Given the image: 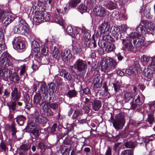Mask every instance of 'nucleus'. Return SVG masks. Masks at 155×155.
I'll return each instance as SVG.
<instances>
[{
  "mask_svg": "<svg viewBox=\"0 0 155 155\" xmlns=\"http://www.w3.org/2000/svg\"><path fill=\"white\" fill-rule=\"evenodd\" d=\"M92 38V39L91 40V41L94 45V48H95L97 47V46L96 41L97 40L98 38L96 37V38H95L94 37V35H93Z\"/></svg>",
  "mask_w": 155,
  "mask_h": 155,
  "instance_id": "nucleus-62",
  "label": "nucleus"
},
{
  "mask_svg": "<svg viewBox=\"0 0 155 155\" xmlns=\"http://www.w3.org/2000/svg\"><path fill=\"white\" fill-rule=\"evenodd\" d=\"M89 106L92 105V108L95 111H98L101 107V102L100 100L94 99L93 102L91 101Z\"/></svg>",
  "mask_w": 155,
  "mask_h": 155,
  "instance_id": "nucleus-10",
  "label": "nucleus"
},
{
  "mask_svg": "<svg viewBox=\"0 0 155 155\" xmlns=\"http://www.w3.org/2000/svg\"><path fill=\"white\" fill-rule=\"evenodd\" d=\"M49 88L50 90H51V91H52L53 92L56 91V86L54 83H50L49 84Z\"/></svg>",
  "mask_w": 155,
  "mask_h": 155,
  "instance_id": "nucleus-58",
  "label": "nucleus"
},
{
  "mask_svg": "<svg viewBox=\"0 0 155 155\" xmlns=\"http://www.w3.org/2000/svg\"><path fill=\"white\" fill-rule=\"evenodd\" d=\"M105 50L106 51L107 53H109L114 51L115 48V47L114 44L113 43H109L108 45H106Z\"/></svg>",
  "mask_w": 155,
  "mask_h": 155,
  "instance_id": "nucleus-30",
  "label": "nucleus"
},
{
  "mask_svg": "<svg viewBox=\"0 0 155 155\" xmlns=\"http://www.w3.org/2000/svg\"><path fill=\"white\" fill-rule=\"evenodd\" d=\"M3 14L5 15L3 17H2L1 21L3 23V25L6 26L14 19V18L13 16L8 13L2 11Z\"/></svg>",
  "mask_w": 155,
  "mask_h": 155,
  "instance_id": "nucleus-8",
  "label": "nucleus"
},
{
  "mask_svg": "<svg viewBox=\"0 0 155 155\" xmlns=\"http://www.w3.org/2000/svg\"><path fill=\"white\" fill-rule=\"evenodd\" d=\"M125 73L127 74L129 76H130L131 74L133 75H136V74H135L133 72V70L132 68L130 67L129 69H127L125 71Z\"/></svg>",
  "mask_w": 155,
  "mask_h": 155,
  "instance_id": "nucleus-59",
  "label": "nucleus"
},
{
  "mask_svg": "<svg viewBox=\"0 0 155 155\" xmlns=\"http://www.w3.org/2000/svg\"><path fill=\"white\" fill-rule=\"evenodd\" d=\"M41 98V97L40 92L36 93L33 97V102L34 104L36 105L39 104Z\"/></svg>",
  "mask_w": 155,
  "mask_h": 155,
  "instance_id": "nucleus-27",
  "label": "nucleus"
},
{
  "mask_svg": "<svg viewBox=\"0 0 155 155\" xmlns=\"http://www.w3.org/2000/svg\"><path fill=\"white\" fill-rule=\"evenodd\" d=\"M147 66H150L153 67H155V57H150L149 64Z\"/></svg>",
  "mask_w": 155,
  "mask_h": 155,
  "instance_id": "nucleus-55",
  "label": "nucleus"
},
{
  "mask_svg": "<svg viewBox=\"0 0 155 155\" xmlns=\"http://www.w3.org/2000/svg\"><path fill=\"white\" fill-rule=\"evenodd\" d=\"M35 127V125L31 121H30L24 130L25 132H29V130L33 129V128Z\"/></svg>",
  "mask_w": 155,
  "mask_h": 155,
  "instance_id": "nucleus-39",
  "label": "nucleus"
},
{
  "mask_svg": "<svg viewBox=\"0 0 155 155\" xmlns=\"http://www.w3.org/2000/svg\"><path fill=\"white\" fill-rule=\"evenodd\" d=\"M125 146L128 148H132L134 147V143L131 141L126 142L125 144Z\"/></svg>",
  "mask_w": 155,
  "mask_h": 155,
  "instance_id": "nucleus-56",
  "label": "nucleus"
},
{
  "mask_svg": "<svg viewBox=\"0 0 155 155\" xmlns=\"http://www.w3.org/2000/svg\"><path fill=\"white\" fill-rule=\"evenodd\" d=\"M8 69L5 67H2L0 68V78L3 79L8 76Z\"/></svg>",
  "mask_w": 155,
  "mask_h": 155,
  "instance_id": "nucleus-22",
  "label": "nucleus"
},
{
  "mask_svg": "<svg viewBox=\"0 0 155 155\" xmlns=\"http://www.w3.org/2000/svg\"><path fill=\"white\" fill-rule=\"evenodd\" d=\"M104 5L108 9L111 10L116 8L117 4L111 1L108 0Z\"/></svg>",
  "mask_w": 155,
  "mask_h": 155,
  "instance_id": "nucleus-19",
  "label": "nucleus"
},
{
  "mask_svg": "<svg viewBox=\"0 0 155 155\" xmlns=\"http://www.w3.org/2000/svg\"><path fill=\"white\" fill-rule=\"evenodd\" d=\"M135 102L136 104H137L138 106H140L142 104V102L140 100V97L138 95L137 98L135 99Z\"/></svg>",
  "mask_w": 155,
  "mask_h": 155,
  "instance_id": "nucleus-64",
  "label": "nucleus"
},
{
  "mask_svg": "<svg viewBox=\"0 0 155 155\" xmlns=\"http://www.w3.org/2000/svg\"><path fill=\"white\" fill-rule=\"evenodd\" d=\"M60 75L62 77L63 76L64 78L68 81H71L72 80L71 74L65 71H61L60 72Z\"/></svg>",
  "mask_w": 155,
  "mask_h": 155,
  "instance_id": "nucleus-24",
  "label": "nucleus"
},
{
  "mask_svg": "<svg viewBox=\"0 0 155 155\" xmlns=\"http://www.w3.org/2000/svg\"><path fill=\"white\" fill-rule=\"evenodd\" d=\"M61 56L64 61H67L71 59L72 54L70 50L68 49L64 50L62 53Z\"/></svg>",
  "mask_w": 155,
  "mask_h": 155,
  "instance_id": "nucleus-18",
  "label": "nucleus"
},
{
  "mask_svg": "<svg viewBox=\"0 0 155 155\" xmlns=\"http://www.w3.org/2000/svg\"><path fill=\"white\" fill-rule=\"evenodd\" d=\"M106 43L104 41L103 39V40H101L100 41H99V40L98 44L100 47L101 48H104V47H105L106 46Z\"/></svg>",
  "mask_w": 155,
  "mask_h": 155,
  "instance_id": "nucleus-60",
  "label": "nucleus"
},
{
  "mask_svg": "<svg viewBox=\"0 0 155 155\" xmlns=\"http://www.w3.org/2000/svg\"><path fill=\"white\" fill-rule=\"evenodd\" d=\"M103 39L106 42H107L110 43L111 42L113 41V38L109 34L103 36H102Z\"/></svg>",
  "mask_w": 155,
  "mask_h": 155,
  "instance_id": "nucleus-45",
  "label": "nucleus"
},
{
  "mask_svg": "<svg viewBox=\"0 0 155 155\" xmlns=\"http://www.w3.org/2000/svg\"><path fill=\"white\" fill-rule=\"evenodd\" d=\"M24 27L26 28H28L29 27L28 24L24 20H21L14 26L13 31L15 33L22 34L25 32V29Z\"/></svg>",
  "mask_w": 155,
  "mask_h": 155,
  "instance_id": "nucleus-6",
  "label": "nucleus"
},
{
  "mask_svg": "<svg viewBox=\"0 0 155 155\" xmlns=\"http://www.w3.org/2000/svg\"><path fill=\"white\" fill-rule=\"evenodd\" d=\"M40 45L39 43L36 40H34L31 44V47L32 50L34 52L40 51Z\"/></svg>",
  "mask_w": 155,
  "mask_h": 155,
  "instance_id": "nucleus-20",
  "label": "nucleus"
},
{
  "mask_svg": "<svg viewBox=\"0 0 155 155\" xmlns=\"http://www.w3.org/2000/svg\"><path fill=\"white\" fill-rule=\"evenodd\" d=\"M131 68H132L133 72L135 74H137L138 73V70L140 68L138 62L137 61L134 62Z\"/></svg>",
  "mask_w": 155,
  "mask_h": 155,
  "instance_id": "nucleus-28",
  "label": "nucleus"
},
{
  "mask_svg": "<svg viewBox=\"0 0 155 155\" xmlns=\"http://www.w3.org/2000/svg\"><path fill=\"white\" fill-rule=\"evenodd\" d=\"M11 81L15 83H17L19 80V77L18 75L16 73L12 74L10 77Z\"/></svg>",
  "mask_w": 155,
  "mask_h": 155,
  "instance_id": "nucleus-36",
  "label": "nucleus"
},
{
  "mask_svg": "<svg viewBox=\"0 0 155 155\" xmlns=\"http://www.w3.org/2000/svg\"><path fill=\"white\" fill-rule=\"evenodd\" d=\"M13 46L17 49H23L25 48V46L19 39L15 40Z\"/></svg>",
  "mask_w": 155,
  "mask_h": 155,
  "instance_id": "nucleus-21",
  "label": "nucleus"
},
{
  "mask_svg": "<svg viewBox=\"0 0 155 155\" xmlns=\"http://www.w3.org/2000/svg\"><path fill=\"white\" fill-rule=\"evenodd\" d=\"M78 8L80 10L83 11V12H85L87 10V7L83 5H80L78 6Z\"/></svg>",
  "mask_w": 155,
  "mask_h": 155,
  "instance_id": "nucleus-63",
  "label": "nucleus"
},
{
  "mask_svg": "<svg viewBox=\"0 0 155 155\" xmlns=\"http://www.w3.org/2000/svg\"><path fill=\"white\" fill-rule=\"evenodd\" d=\"M16 121L20 125H22L26 120V117L23 115L18 116L15 118Z\"/></svg>",
  "mask_w": 155,
  "mask_h": 155,
  "instance_id": "nucleus-29",
  "label": "nucleus"
},
{
  "mask_svg": "<svg viewBox=\"0 0 155 155\" xmlns=\"http://www.w3.org/2000/svg\"><path fill=\"white\" fill-rule=\"evenodd\" d=\"M82 111L80 109H78L75 110L72 118L73 119H76L78 117L82 115Z\"/></svg>",
  "mask_w": 155,
  "mask_h": 155,
  "instance_id": "nucleus-34",
  "label": "nucleus"
},
{
  "mask_svg": "<svg viewBox=\"0 0 155 155\" xmlns=\"http://www.w3.org/2000/svg\"><path fill=\"white\" fill-rule=\"evenodd\" d=\"M67 32L69 35L73 38H75V36L73 33V29L70 26H68L67 28Z\"/></svg>",
  "mask_w": 155,
  "mask_h": 155,
  "instance_id": "nucleus-43",
  "label": "nucleus"
},
{
  "mask_svg": "<svg viewBox=\"0 0 155 155\" xmlns=\"http://www.w3.org/2000/svg\"><path fill=\"white\" fill-rule=\"evenodd\" d=\"M81 2V0H71L68 2L69 7L71 8L75 7Z\"/></svg>",
  "mask_w": 155,
  "mask_h": 155,
  "instance_id": "nucleus-35",
  "label": "nucleus"
},
{
  "mask_svg": "<svg viewBox=\"0 0 155 155\" xmlns=\"http://www.w3.org/2000/svg\"><path fill=\"white\" fill-rule=\"evenodd\" d=\"M110 25L107 23L101 24L98 27V30L95 33V36L97 38L101 36H105L109 34L110 32Z\"/></svg>",
  "mask_w": 155,
  "mask_h": 155,
  "instance_id": "nucleus-4",
  "label": "nucleus"
},
{
  "mask_svg": "<svg viewBox=\"0 0 155 155\" xmlns=\"http://www.w3.org/2000/svg\"><path fill=\"white\" fill-rule=\"evenodd\" d=\"M53 81L58 86L62 85L64 84V82L62 81V78L58 75L54 76Z\"/></svg>",
  "mask_w": 155,
  "mask_h": 155,
  "instance_id": "nucleus-25",
  "label": "nucleus"
},
{
  "mask_svg": "<svg viewBox=\"0 0 155 155\" xmlns=\"http://www.w3.org/2000/svg\"><path fill=\"white\" fill-rule=\"evenodd\" d=\"M117 64V62L110 58L108 57L107 59L103 57L101 62V70L104 72H109L114 69Z\"/></svg>",
  "mask_w": 155,
  "mask_h": 155,
  "instance_id": "nucleus-1",
  "label": "nucleus"
},
{
  "mask_svg": "<svg viewBox=\"0 0 155 155\" xmlns=\"http://www.w3.org/2000/svg\"><path fill=\"white\" fill-rule=\"evenodd\" d=\"M125 48L128 51H131L134 49V46L130 42H127L125 45Z\"/></svg>",
  "mask_w": 155,
  "mask_h": 155,
  "instance_id": "nucleus-49",
  "label": "nucleus"
},
{
  "mask_svg": "<svg viewBox=\"0 0 155 155\" xmlns=\"http://www.w3.org/2000/svg\"><path fill=\"white\" fill-rule=\"evenodd\" d=\"M93 11L95 14L100 17H103L106 14L105 9L103 7H95Z\"/></svg>",
  "mask_w": 155,
  "mask_h": 155,
  "instance_id": "nucleus-14",
  "label": "nucleus"
},
{
  "mask_svg": "<svg viewBox=\"0 0 155 155\" xmlns=\"http://www.w3.org/2000/svg\"><path fill=\"white\" fill-rule=\"evenodd\" d=\"M30 147V146L29 145L24 144L20 146V148L21 150L27 152Z\"/></svg>",
  "mask_w": 155,
  "mask_h": 155,
  "instance_id": "nucleus-47",
  "label": "nucleus"
},
{
  "mask_svg": "<svg viewBox=\"0 0 155 155\" xmlns=\"http://www.w3.org/2000/svg\"><path fill=\"white\" fill-rule=\"evenodd\" d=\"M99 76L98 74L93 79L94 86L95 88L100 87L101 86L102 79L99 78Z\"/></svg>",
  "mask_w": 155,
  "mask_h": 155,
  "instance_id": "nucleus-16",
  "label": "nucleus"
},
{
  "mask_svg": "<svg viewBox=\"0 0 155 155\" xmlns=\"http://www.w3.org/2000/svg\"><path fill=\"white\" fill-rule=\"evenodd\" d=\"M60 55V51L56 46L54 47L53 51V56L54 58L58 59Z\"/></svg>",
  "mask_w": 155,
  "mask_h": 155,
  "instance_id": "nucleus-38",
  "label": "nucleus"
},
{
  "mask_svg": "<svg viewBox=\"0 0 155 155\" xmlns=\"http://www.w3.org/2000/svg\"><path fill=\"white\" fill-rule=\"evenodd\" d=\"M75 64L77 66V70L79 72L85 71L87 68L86 62L80 59L75 62Z\"/></svg>",
  "mask_w": 155,
  "mask_h": 155,
  "instance_id": "nucleus-9",
  "label": "nucleus"
},
{
  "mask_svg": "<svg viewBox=\"0 0 155 155\" xmlns=\"http://www.w3.org/2000/svg\"><path fill=\"white\" fill-rule=\"evenodd\" d=\"M34 58L35 60L39 61L41 60L43 57L42 54H41L40 52L39 51L35 52Z\"/></svg>",
  "mask_w": 155,
  "mask_h": 155,
  "instance_id": "nucleus-44",
  "label": "nucleus"
},
{
  "mask_svg": "<svg viewBox=\"0 0 155 155\" xmlns=\"http://www.w3.org/2000/svg\"><path fill=\"white\" fill-rule=\"evenodd\" d=\"M24 101L25 103L26 106H31L30 103V99L29 95H26L25 96Z\"/></svg>",
  "mask_w": 155,
  "mask_h": 155,
  "instance_id": "nucleus-57",
  "label": "nucleus"
},
{
  "mask_svg": "<svg viewBox=\"0 0 155 155\" xmlns=\"http://www.w3.org/2000/svg\"><path fill=\"white\" fill-rule=\"evenodd\" d=\"M39 91L43 94L45 95V97H47V87L46 84H41V87L40 88Z\"/></svg>",
  "mask_w": 155,
  "mask_h": 155,
  "instance_id": "nucleus-32",
  "label": "nucleus"
},
{
  "mask_svg": "<svg viewBox=\"0 0 155 155\" xmlns=\"http://www.w3.org/2000/svg\"><path fill=\"white\" fill-rule=\"evenodd\" d=\"M113 36L116 38H120L121 35L119 29L117 27L112 26L110 31Z\"/></svg>",
  "mask_w": 155,
  "mask_h": 155,
  "instance_id": "nucleus-13",
  "label": "nucleus"
},
{
  "mask_svg": "<svg viewBox=\"0 0 155 155\" xmlns=\"http://www.w3.org/2000/svg\"><path fill=\"white\" fill-rule=\"evenodd\" d=\"M136 30L137 32V33L140 36L142 34H145L146 33L144 27L140 25H139V26L136 28Z\"/></svg>",
  "mask_w": 155,
  "mask_h": 155,
  "instance_id": "nucleus-31",
  "label": "nucleus"
},
{
  "mask_svg": "<svg viewBox=\"0 0 155 155\" xmlns=\"http://www.w3.org/2000/svg\"><path fill=\"white\" fill-rule=\"evenodd\" d=\"M82 33L84 34V39H90V34L88 31V30L84 28L82 29H80Z\"/></svg>",
  "mask_w": 155,
  "mask_h": 155,
  "instance_id": "nucleus-37",
  "label": "nucleus"
},
{
  "mask_svg": "<svg viewBox=\"0 0 155 155\" xmlns=\"http://www.w3.org/2000/svg\"><path fill=\"white\" fill-rule=\"evenodd\" d=\"M29 132L35 137H38L40 134L39 131L36 128H34L33 129H31L29 130Z\"/></svg>",
  "mask_w": 155,
  "mask_h": 155,
  "instance_id": "nucleus-41",
  "label": "nucleus"
},
{
  "mask_svg": "<svg viewBox=\"0 0 155 155\" xmlns=\"http://www.w3.org/2000/svg\"><path fill=\"white\" fill-rule=\"evenodd\" d=\"M58 104L57 103H54L50 104L47 102L44 103L42 106L43 111L45 115L48 116H51L53 115V112L51 108L53 110H55L58 108Z\"/></svg>",
  "mask_w": 155,
  "mask_h": 155,
  "instance_id": "nucleus-5",
  "label": "nucleus"
},
{
  "mask_svg": "<svg viewBox=\"0 0 155 155\" xmlns=\"http://www.w3.org/2000/svg\"><path fill=\"white\" fill-rule=\"evenodd\" d=\"M5 46L3 34L0 31V54L5 49Z\"/></svg>",
  "mask_w": 155,
  "mask_h": 155,
  "instance_id": "nucleus-23",
  "label": "nucleus"
},
{
  "mask_svg": "<svg viewBox=\"0 0 155 155\" xmlns=\"http://www.w3.org/2000/svg\"><path fill=\"white\" fill-rule=\"evenodd\" d=\"M41 51L42 54L44 56L47 55L48 52V48L45 45L43 44L41 46Z\"/></svg>",
  "mask_w": 155,
  "mask_h": 155,
  "instance_id": "nucleus-42",
  "label": "nucleus"
},
{
  "mask_svg": "<svg viewBox=\"0 0 155 155\" xmlns=\"http://www.w3.org/2000/svg\"><path fill=\"white\" fill-rule=\"evenodd\" d=\"M11 93V101L7 105L10 112L16 110V102L18 101L20 97L21 94L17 88L15 87L13 89L12 88Z\"/></svg>",
  "mask_w": 155,
  "mask_h": 155,
  "instance_id": "nucleus-2",
  "label": "nucleus"
},
{
  "mask_svg": "<svg viewBox=\"0 0 155 155\" xmlns=\"http://www.w3.org/2000/svg\"><path fill=\"white\" fill-rule=\"evenodd\" d=\"M113 86L114 90L116 92L119 91L120 89V86L118 82L113 84Z\"/></svg>",
  "mask_w": 155,
  "mask_h": 155,
  "instance_id": "nucleus-53",
  "label": "nucleus"
},
{
  "mask_svg": "<svg viewBox=\"0 0 155 155\" xmlns=\"http://www.w3.org/2000/svg\"><path fill=\"white\" fill-rule=\"evenodd\" d=\"M134 94L133 93L125 92L124 93L123 96V101L125 103H127L134 98Z\"/></svg>",
  "mask_w": 155,
  "mask_h": 155,
  "instance_id": "nucleus-17",
  "label": "nucleus"
},
{
  "mask_svg": "<svg viewBox=\"0 0 155 155\" xmlns=\"http://www.w3.org/2000/svg\"><path fill=\"white\" fill-rule=\"evenodd\" d=\"M150 57L146 56L145 55H143L141 58V60L142 61L148 64V65L149 64Z\"/></svg>",
  "mask_w": 155,
  "mask_h": 155,
  "instance_id": "nucleus-48",
  "label": "nucleus"
},
{
  "mask_svg": "<svg viewBox=\"0 0 155 155\" xmlns=\"http://www.w3.org/2000/svg\"><path fill=\"white\" fill-rule=\"evenodd\" d=\"M149 12L150 9L149 8H145L144 6H142L140 10V13H141L143 12L144 15L148 18H150V17Z\"/></svg>",
  "mask_w": 155,
  "mask_h": 155,
  "instance_id": "nucleus-26",
  "label": "nucleus"
},
{
  "mask_svg": "<svg viewBox=\"0 0 155 155\" xmlns=\"http://www.w3.org/2000/svg\"><path fill=\"white\" fill-rule=\"evenodd\" d=\"M35 122L37 124L46 123L48 119L45 117H43L38 114L36 115L35 116Z\"/></svg>",
  "mask_w": 155,
  "mask_h": 155,
  "instance_id": "nucleus-15",
  "label": "nucleus"
},
{
  "mask_svg": "<svg viewBox=\"0 0 155 155\" xmlns=\"http://www.w3.org/2000/svg\"><path fill=\"white\" fill-rule=\"evenodd\" d=\"M0 62L2 65L5 67L11 65V60L13 58L8 52H5L1 55Z\"/></svg>",
  "mask_w": 155,
  "mask_h": 155,
  "instance_id": "nucleus-7",
  "label": "nucleus"
},
{
  "mask_svg": "<svg viewBox=\"0 0 155 155\" xmlns=\"http://www.w3.org/2000/svg\"><path fill=\"white\" fill-rule=\"evenodd\" d=\"M143 41L142 39L137 38V39L134 40L133 43L135 46L138 47L140 46L143 44Z\"/></svg>",
  "mask_w": 155,
  "mask_h": 155,
  "instance_id": "nucleus-33",
  "label": "nucleus"
},
{
  "mask_svg": "<svg viewBox=\"0 0 155 155\" xmlns=\"http://www.w3.org/2000/svg\"><path fill=\"white\" fill-rule=\"evenodd\" d=\"M44 12L42 11H36L35 15L33 18V20L36 22L39 23L43 21V17Z\"/></svg>",
  "mask_w": 155,
  "mask_h": 155,
  "instance_id": "nucleus-11",
  "label": "nucleus"
},
{
  "mask_svg": "<svg viewBox=\"0 0 155 155\" xmlns=\"http://www.w3.org/2000/svg\"><path fill=\"white\" fill-rule=\"evenodd\" d=\"M140 35H139L137 32H133L129 35V37L130 38H133V41L134 40L137 39L138 37H140Z\"/></svg>",
  "mask_w": 155,
  "mask_h": 155,
  "instance_id": "nucleus-52",
  "label": "nucleus"
},
{
  "mask_svg": "<svg viewBox=\"0 0 155 155\" xmlns=\"http://www.w3.org/2000/svg\"><path fill=\"white\" fill-rule=\"evenodd\" d=\"M72 50L74 54H79L82 51L81 48L78 46L73 45Z\"/></svg>",
  "mask_w": 155,
  "mask_h": 155,
  "instance_id": "nucleus-46",
  "label": "nucleus"
},
{
  "mask_svg": "<svg viewBox=\"0 0 155 155\" xmlns=\"http://www.w3.org/2000/svg\"><path fill=\"white\" fill-rule=\"evenodd\" d=\"M147 121L150 124H152L154 121V117L152 115H148Z\"/></svg>",
  "mask_w": 155,
  "mask_h": 155,
  "instance_id": "nucleus-50",
  "label": "nucleus"
},
{
  "mask_svg": "<svg viewBox=\"0 0 155 155\" xmlns=\"http://www.w3.org/2000/svg\"><path fill=\"white\" fill-rule=\"evenodd\" d=\"M121 155H133V150H127L123 151Z\"/></svg>",
  "mask_w": 155,
  "mask_h": 155,
  "instance_id": "nucleus-51",
  "label": "nucleus"
},
{
  "mask_svg": "<svg viewBox=\"0 0 155 155\" xmlns=\"http://www.w3.org/2000/svg\"><path fill=\"white\" fill-rule=\"evenodd\" d=\"M54 19L55 22L60 24L63 21V19L60 17H57V18H54Z\"/></svg>",
  "mask_w": 155,
  "mask_h": 155,
  "instance_id": "nucleus-61",
  "label": "nucleus"
},
{
  "mask_svg": "<svg viewBox=\"0 0 155 155\" xmlns=\"http://www.w3.org/2000/svg\"><path fill=\"white\" fill-rule=\"evenodd\" d=\"M77 93L74 90L69 91L67 94V96L70 98H72L76 96Z\"/></svg>",
  "mask_w": 155,
  "mask_h": 155,
  "instance_id": "nucleus-40",
  "label": "nucleus"
},
{
  "mask_svg": "<svg viewBox=\"0 0 155 155\" xmlns=\"http://www.w3.org/2000/svg\"><path fill=\"white\" fill-rule=\"evenodd\" d=\"M50 19V15L47 12H44V15H43V21H48Z\"/></svg>",
  "mask_w": 155,
  "mask_h": 155,
  "instance_id": "nucleus-54",
  "label": "nucleus"
},
{
  "mask_svg": "<svg viewBox=\"0 0 155 155\" xmlns=\"http://www.w3.org/2000/svg\"><path fill=\"white\" fill-rule=\"evenodd\" d=\"M155 73V69L153 67L150 66H147V70L145 71L144 75L147 78L150 79Z\"/></svg>",
  "mask_w": 155,
  "mask_h": 155,
  "instance_id": "nucleus-12",
  "label": "nucleus"
},
{
  "mask_svg": "<svg viewBox=\"0 0 155 155\" xmlns=\"http://www.w3.org/2000/svg\"><path fill=\"white\" fill-rule=\"evenodd\" d=\"M111 122L115 129L117 130L122 129L125 123L124 114L122 113L118 114L115 116L114 119L112 120Z\"/></svg>",
  "mask_w": 155,
  "mask_h": 155,
  "instance_id": "nucleus-3",
  "label": "nucleus"
}]
</instances>
